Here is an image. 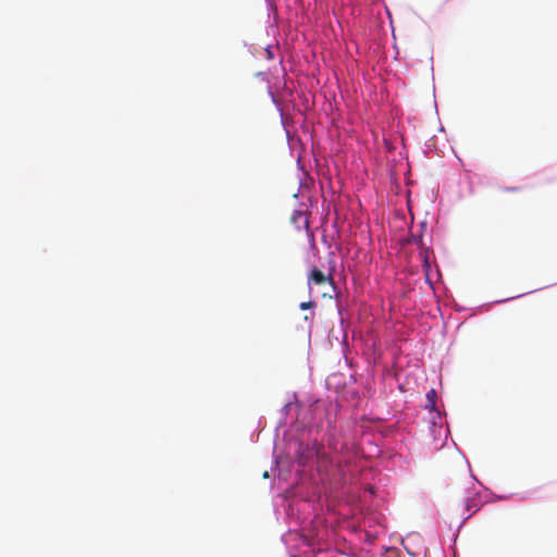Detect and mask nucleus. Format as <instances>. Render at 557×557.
<instances>
[{
  "label": "nucleus",
  "mask_w": 557,
  "mask_h": 557,
  "mask_svg": "<svg viewBox=\"0 0 557 557\" xmlns=\"http://www.w3.org/2000/svg\"><path fill=\"white\" fill-rule=\"evenodd\" d=\"M424 264H425V267H429V261L426 258L424 259Z\"/></svg>",
  "instance_id": "nucleus-6"
},
{
  "label": "nucleus",
  "mask_w": 557,
  "mask_h": 557,
  "mask_svg": "<svg viewBox=\"0 0 557 557\" xmlns=\"http://www.w3.org/2000/svg\"><path fill=\"white\" fill-rule=\"evenodd\" d=\"M268 476H269L268 471H265V472L263 473V478H268Z\"/></svg>",
  "instance_id": "nucleus-7"
},
{
  "label": "nucleus",
  "mask_w": 557,
  "mask_h": 557,
  "mask_svg": "<svg viewBox=\"0 0 557 557\" xmlns=\"http://www.w3.org/2000/svg\"><path fill=\"white\" fill-rule=\"evenodd\" d=\"M314 305L315 304L313 301H306V302H301L299 305V307H300L301 310H306V309L314 307Z\"/></svg>",
  "instance_id": "nucleus-4"
},
{
  "label": "nucleus",
  "mask_w": 557,
  "mask_h": 557,
  "mask_svg": "<svg viewBox=\"0 0 557 557\" xmlns=\"http://www.w3.org/2000/svg\"><path fill=\"white\" fill-rule=\"evenodd\" d=\"M290 222L298 231L305 230L310 242H314V235L309 228V216L307 212L295 211L290 216Z\"/></svg>",
  "instance_id": "nucleus-1"
},
{
  "label": "nucleus",
  "mask_w": 557,
  "mask_h": 557,
  "mask_svg": "<svg viewBox=\"0 0 557 557\" xmlns=\"http://www.w3.org/2000/svg\"><path fill=\"white\" fill-rule=\"evenodd\" d=\"M325 283L334 286L333 270L325 274L320 269L313 268L308 275V284L323 285Z\"/></svg>",
  "instance_id": "nucleus-2"
},
{
  "label": "nucleus",
  "mask_w": 557,
  "mask_h": 557,
  "mask_svg": "<svg viewBox=\"0 0 557 557\" xmlns=\"http://www.w3.org/2000/svg\"><path fill=\"white\" fill-rule=\"evenodd\" d=\"M426 399H428V407H430L431 409H434L435 407V401H436V392L435 389H431L426 393Z\"/></svg>",
  "instance_id": "nucleus-3"
},
{
  "label": "nucleus",
  "mask_w": 557,
  "mask_h": 557,
  "mask_svg": "<svg viewBox=\"0 0 557 557\" xmlns=\"http://www.w3.org/2000/svg\"><path fill=\"white\" fill-rule=\"evenodd\" d=\"M475 508H476V504H474V503L467 505V510L468 511L472 510V512H474L476 510Z\"/></svg>",
  "instance_id": "nucleus-5"
}]
</instances>
